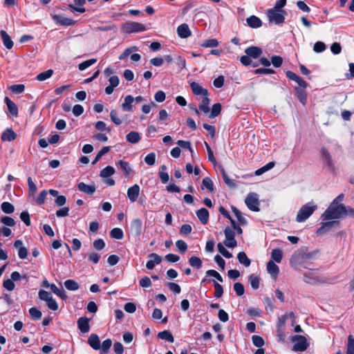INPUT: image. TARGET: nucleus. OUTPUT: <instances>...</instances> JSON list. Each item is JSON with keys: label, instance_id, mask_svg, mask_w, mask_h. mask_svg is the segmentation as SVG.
Instances as JSON below:
<instances>
[{"label": "nucleus", "instance_id": "f257e3e1", "mask_svg": "<svg viewBox=\"0 0 354 354\" xmlns=\"http://www.w3.org/2000/svg\"><path fill=\"white\" fill-rule=\"evenodd\" d=\"M344 198V195L340 194L333 201L322 215L324 220L335 221L342 218L343 216L347 215L348 207L341 203Z\"/></svg>", "mask_w": 354, "mask_h": 354}, {"label": "nucleus", "instance_id": "f03ea898", "mask_svg": "<svg viewBox=\"0 0 354 354\" xmlns=\"http://www.w3.org/2000/svg\"><path fill=\"white\" fill-rule=\"evenodd\" d=\"M317 209V205L313 201L302 205L297 212L296 221L302 223L306 221Z\"/></svg>", "mask_w": 354, "mask_h": 354}, {"label": "nucleus", "instance_id": "7ed1b4c3", "mask_svg": "<svg viewBox=\"0 0 354 354\" xmlns=\"http://www.w3.org/2000/svg\"><path fill=\"white\" fill-rule=\"evenodd\" d=\"M291 340L295 343L292 351L295 352H303L309 346L307 339L304 336L296 335L292 337Z\"/></svg>", "mask_w": 354, "mask_h": 354}, {"label": "nucleus", "instance_id": "20e7f679", "mask_svg": "<svg viewBox=\"0 0 354 354\" xmlns=\"http://www.w3.org/2000/svg\"><path fill=\"white\" fill-rule=\"evenodd\" d=\"M286 12L284 10H277L269 9L267 11V16L269 21L275 24H281L285 20Z\"/></svg>", "mask_w": 354, "mask_h": 354}, {"label": "nucleus", "instance_id": "39448f33", "mask_svg": "<svg viewBox=\"0 0 354 354\" xmlns=\"http://www.w3.org/2000/svg\"><path fill=\"white\" fill-rule=\"evenodd\" d=\"M122 30L124 32L132 33L145 31V27L143 24L140 23L130 21L123 24Z\"/></svg>", "mask_w": 354, "mask_h": 354}, {"label": "nucleus", "instance_id": "423d86ee", "mask_svg": "<svg viewBox=\"0 0 354 354\" xmlns=\"http://www.w3.org/2000/svg\"><path fill=\"white\" fill-rule=\"evenodd\" d=\"M245 203L247 207L253 212H259V202L258 196L256 193L251 192L250 193L245 200Z\"/></svg>", "mask_w": 354, "mask_h": 354}, {"label": "nucleus", "instance_id": "0eeeda50", "mask_svg": "<svg viewBox=\"0 0 354 354\" xmlns=\"http://www.w3.org/2000/svg\"><path fill=\"white\" fill-rule=\"evenodd\" d=\"M224 234L225 236V240L224 241L225 245L230 248L236 247L237 242L235 239L234 230L230 227H226L224 230Z\"/></svg>", "mask_w": 354, "mask_h": 354}, {"label": "nucleus", "instance_id": "6e6552de", "mask_svg": "<svg viewBox=\"0 0 354 354\" xmlns=\"http://www.w3.org/2000/svg\"><path fill=\"white\" fill-rule=\"evenodd\" d=\"M149 259L146 263V268L148 270H153L156 265H158L162 261V257L156 253H151L148 255Z\"/></svg>", "mask_w": 354, "mask_h": 354}, {"label": "nucleus", "instance_id": "1a4fd4ad", "mask_svg": "<svg viewBox=\"0 0 354 354\" xmlns=\"http://www.w3.org/2000/svg\"><path fill=\"white\" fill-rule=\"evenodd\" d=\"M14 247L18 250V256L21 259H25L28 255V250L23 245V242L21 240H17L14 243Z\"/></svg>", "mask_w": 354, "mask_h": 354}, {"label": "nucleus", "instance_id": "9d476101", "mask_svg": "<svg viewBox=\"0 0 354 354\" xmlns=\"http://www.w3.org/2000/svg\"><path fill=\"white\" fill-rule=\"evenodd\" d=\"M134 102V97L128 95L125 96L124 102L121 104V108L124 111L132 112L133 111V103Z\"/></svg>", "mask_w": 354, "mask_h": 354}, {"label": "nucleus", "instance_id": "9b49d317", "mask_svg": "<svg viewBox=\"0 0 354 354\" xmlns=\"http://www.w3.org/2000/svg\"><path fill=\"white\" fill-rule=\"evenodd\" d=\"M85 3L86 0H74V4L69 5L71 11L72 12H84L86 11V9L84 8Z\"/></svg>", "mask_w": 354, "mask_h": 354}, {"label": "nucleus", "instance_id": "f8f14e48", "mask_svg": "<svg viewBox=\"0 0 354 354\" xmlns=\"http://www.w3.org/2000/svg\"><path fill=\"white\" fill-rule=\"evenodd\" d=\"M140 194V187L138 185H134L130 187L127 190V196L131 203H134Z\"/></svg>", "mask_w": 354, "mask_h": 354}, {"label": "nucleus", "instance_id": "ddd939ff", "mask_svg": "<svg viewBox=\"0 0 354 354\" xmlns=\"http://www.w3.org/2000/svg\"><path fill=\"white\" fill-rule=\"evenodd\" d=\"M190 87L192 92L196 95H202V97L208 95V91L195 82L190 84Z\"/></svg>", "mask_w": 354, "mask_h": 354}, {"label": "nucleus", "instance_id": "4468645a", "mask_svg": "<svg viewBox=\"0 0 354 354\" xmlns=\"http://www.w3.org/2000/svg\"><path fill=\"white\" fill-rule=\"evenodd\" d=\"M286 76L291 80L296 82L299 86L301 88H306L308 86V83L304 80L301 77L296 75L295 73L292 71H287Z\"/></svg>", "mask_w": 354, "mask_h": 354}, {"label": "nucleus", "instance_id": "2eb2a0df", "mask_svg": "<svg viewBox=\"0 0 354 354\" xmlns=\"http://www.w3.org/2000/svg\"><path fill=\"white\" fill-rule=\"evenodd\" d=\"M53 19L62 26H71L74 24V21L70 18L65 17L62 15H54L52 16Z\"/></svg>", "mask_w": 354, "mask_h": 354}, {"label": "nucleus", "instance_id": "dca6fc26", "mask_svg": "<svg viewBox=\"0 0 354 354\" xmlns=\"http://www.w3.org/2000/svg\"><path fill=\"white\" fill-rule=\"evenodd\" d=\"M339 223L337 221H329L328 222L323 223L319 228L317 230V235H322L326 232L331 229L335 225H337Z\"/></svg>", "mask_w": 354, "mask_h": 354}, {"label": "nucleus", "instance_id": "f3484780", "mask_svg": "<svg viewBox=\"0 0 354 354\" xmlns=\"http://www.w3.org/2000/svg\"><path fill=\"white\" fill-rule=\"evenodd\" d=\"M245 53L250 57L256 59L262 54V50L257 46H251L245 50Z\"/></svg>", "mask_w": 354, "mask_h": 354}, {"label": "nucleus", "instance_id": "a211bd4d", "mask_svg": "<svg viewBox=\"0 0 354 354\" xmlns=\"http://www.w3.org/2000/svg\"><path fill=\"white\" fill-rule=\"evenodd\" d=\"M0 36L5 47L7 49H11L13 46V41L6 31L1 30L0 31Z\"/></svg>", "mask_w": 354, "mask_h": 354}, {"label": "nucleus", "instance_id": "6ab92c4d", "mask_svg": "<svg viewBox=\"0 0 354 354\" xmlns=\"http://www.w3.org/2000/svg\"><path fill=\"white\" fill-rule=\"evenodd\" d=\"M177 32L180 37L187 38L191 35V31L187 24H183L177 28Z\"/></svg>", "mask_w": 354, "mask_h": 354}, {"label": "nucleus", "instance_id": "aec40b11", "mask_svg": "<svg viewBox=\"0 0 354 354\" xmlns=\"http://www.w3.org/2000/svg\"><path fill=\"white\" fill-rule=\"evenodd\" d=\"M88 322L89 319L86 317H80L77 320L78 328L82 333H86L89 331L90 327Z\"/></svg>", "mask_w": 354, "mask_h": 354}, {"label": "nucleus", "instance_id": "412c9836", "mask_svg": "<svg viewBox=\"0 0 354 354\" xmlns=\"http://www.w3.org/2000/svg\"><path fill=\"white\" fill-rule=\"evenodd\" d=\"M77 187L79 190L87 194H93L96 190L94 185H86L83 182L80 183Z\"/></svg>", "mask_w": 354, "mask_h": 354}, {"label": "nucleus", "instance_id": "4be33fe9", "mask_svg": "<svg viewBox=\"0 0 354 354\" xmlns=\"http://www.w3.org/2000/svg\"><path fill=\"white\" fill-rule=\"evenodd\" d=\"M321 153H322V158L324 163L327 167H328L330 169H333V160H332V158H331L329 152L326 149H322L321 151Z\"/></svg>", "mask_w": 354, "mask_h": 354}, {"label": "nucleus", "instance_id": "5701e85b", "mask_svg": "<svg viewBox=\"0 0 354 354\" xmlns=\"http://www.w3.org/2000/svg\"><path fill=\"white\" fill-rule=\"evenodd\" d=\"M248 25L252 28H258L262 26L261 20L257 16L252 15L246 19Z\"/></svg>", "mask_w": 354, "mask_h": 354}, {"label": "nucleus", "instance_id": "b1692460", "mask_svg": "<svg viewBox=\"0 0 354 354\" xmlns=\"http://www.w3.org/2000/svg\"><path fill=\"white\" fill-rule=\"evenodd\" d=\"M197 217L203 224H207L209 219V212L207 209L203 207L196 211Z\"/></svg>", "mask_w": 354, "mask_h": 354}, {"label": "nucleus", "instance_id": "393cba45", "mask_svg": "<svg viewBox=\"0 0 354 354\" xmlns=\"http://www.w3.org/2000/svg\"><path fill=\"white\" fill-rule=\"evenodd\" d=\"M267 270L273 278H276L279 272L278 266L276 265L272 260L268 262Z\"/></svg>", "mask_w": 354, "mask_h": 354}, {"label": "nucleus", "instance_id": "a878e982", "mask_svg": "<svg viewBox=\"0 0 354 354\" xmlns=\"http://www.w3.org/2000/svg\"><path fill=\"white\" fill-rule=\"evenodd\" d=\"M88 344L95 350L100 348V342L99 337L96 334H91L88 339Z\"/></svg>", "mask_w": 354, "mask_h": 354}, {"label": "nucleus", "instance_id": "bb28decb", "mask_svg": "<svg viewBox=\"0 0 354 354\" xmlns=\"http://www.w3.org/2000/svg\"><path fill=\"white\" fill-rule=\"evenodd\" d=\"M4 101L10 113L13 115H17L18 109L15 104L8 97H5Z\"/></svg>", "mask_w": 354, "mask_h": 354}, {"label": "nucleus", "instance_id": "cd10ccee", "mask_svg": "<svg viewBox=\"0 0 354 354\" xmlns=\"http://www.w3.org/2000/svg\"><path fill=\"white\" fill-rule=\"evenodd\" d=\"M209 99L207 95L202 97L201 103L199 104V109L204 113H207L209 111Z\"/></svg>", "mask_w": 354, "mask_h": 354}, {"label": "nucleus", "instance_id": "c85d7f7f", "mask_svg": "<svg viewBox=\"0 0 354 354\" xmlns=\"http://www.w3.org/2000/svg\"><path fill=\"white\" fill-rule=\"evenodd\" d=\"M16 138L15 133L10 129H7L2 134H1V140L3 141H12L14 140Z\"/></svg>", "mask_w": 354, "mask_h": 354}, {"label": "nucleus", "instance_id": "c756f323", "mask_svg": "<svg viewBox=\"0 0 354 354\" xmlns=\"http://www.w3.org/2000/svg\"><path fill=\"white\" fill-rule=\"evenodd\" d=\"M118 165L122 170L124 175L129 176L131 173L132 170L128 162L121 160L118 161Z\"/></svg>", "mask_w": 354, "mask_h": 354}, {"label": "nucleus", "instance_id": "7c9ffc66", "mask_svg": "<svg viewBox=\"0 0 354 354\" xmlns=\"http://www.w3.org/2000/svg\"><path fill=\"white\" fill-rule=\"evenodd\" d=\"M158 337L161 339L167 340L170 343H173L174 342V338L171 333L169 330H163L158 333Z\"/></svg>", "mask_w": 354, "mask_h": 354}, {"label": "nucleus", "instance_id": "2f4dec72", "mask_svg": "<svg viewBox=\"0 0 354 354\" xmlns=\"http://www.w3.org/2000/svg\"><path fill=\"white\" fill-rule=\"evenodd\" d=\"M127 140L133 144L138 143L140 140V134L136 131H131L127 136Z\"/></svg>", "mask_w": 354, "mask_h": 354}, {"label": "nucleus", "instance_id": "473e14b6", "mask_svg": "<svg viewBox=\"0 0 354 354\" xmlns=\"http://www.w3.org/2000/svg\"><path fill=\"white\" fill-rule=\"evenodd\" d=\"M50 290L53 293L60 297L62 299H66L67 295L64 290L57 288L54 283H51Z\"/></svg>", "mask_w": 354, "mask_h": 354}, {"label": "nucleus", "instance_id": "72a5a7b5", "mask_svg": "<svg viewBox=\"0 0 354 354\" xmlns=\"http://www.w3.org/2000/svg\"><path fill=\"white\" fill-rule=\"evenodd\" d=\"M237 258L240 263L245 267H248L250 265L251 261L244 252H240L237 255Z\"/></svg>", "mask_w": 354, "mask_h": 354}, {"label": "nucleus", "instance_id": "f704fd0d", "mask_svg": "<svg viewBox=\"0 0 354 354\" xmlns=\"http://www.w3.org/2000/svg\"><path fill=\"white\" fill-rule=\"evenodd\" d=\"M305 88H296L297 97L299 100L305 105L307 101V95L306 91H304Z\"/></svg>", "mask_w": 354, "mask_h": 354}, {"label": "nucleus", "instance_id": "c9c22d12", "mask_svg": "<svg viewBox=\"0 0 354 354\" xmlns=\"http://www.w3.org/2000/svg\"><path fill=\"white\" fill-rule=\"evenodd\" d=\"M189 265L195 268L200 269L202 267L201 259L196 256H192L189 259Z\"/></svg>", "mask_w": 354, "mask_h": 354}, {"label": "nucleus", "instance_id": "e433bc0d", "mask_svg": "<svg viewBox=\"0 0 354 354\" xmlns=\"http://www.w3.org/2000/svg\"><path fill=\"white\" fill-rule=\"evenodd\" d=\"M64 286L66 289H68V290H73V291L77 290L80 288L79 284L75 281H74L73 279H68V280L65 281Z\"/></svg>", "mask_w": 354, "mask_h": 354}, {"label": "nucleus", "instance_id": "4c0bfd02", "mask_svg": "<svg viewBox=\"0 0 354 354\" xmlns=\"http://www.w3.org/2000/svg\"><path fill=\"white\" fill-rule=\"evenodd\" d=\"M201 188L203 189H207L209 192H212L214 191V184L212 180L207 177L203 178L202 181Z\"/></svg>", "mask_w": 354, "mask_h": 354}, {"label": "nucleus", "instance_id": "58836bf2", "mask_svg": "<svg viewBox=\"0 0 354 354\" xmlns=\"http://www.w3.org/2000/svg\"><path fill=\"white\" fill-rule=\"evenodd\" d=\"M167 170V167L165 165H162L160 167V171L159 172V176L162 183H167L169 181V174L165 171Z\"/></svg>", "mask_w": 354, "mask_h": 354}, {"label": "nucleus", "instance_id": "ea45409f", "mask_svg": "<svg viewBox=\"0 0 354 354\" xmlns=\"http://www.w3.org/2000/svg\"><path fill=\"white\" fill-rule=\"evenodd\" d=\"M115 173V169L111 166H106L100 171V176L106 178Z\"/></svg>", "mask_w": 354, "mask_h": 354}, {"label": "nucleus", "instance_id": "a19ab883", "mask_svg": "<svg viewBox=\"0 0 354 354\" xmlns=\"http://www.w3.org/2000/svg\"><path fill=\"white\" fill-rule=\"evenodd\" d=\"M110 235L113 239L121 240L124 237L123 231L118 227L113 228L110 232Z\"/></svg>", "mask_w": 354, "mask_h": 354}, {"label": "nucleus", "instance_id": "79ce46f5", "mask_svg": "<svg viewBox=\"0 0 354 354\" xmlns=\"http://www.w3.org/2000/svg\"><path fill=\"white\" fill-rule=\"evenodd\" d=\"M221 111V104L220 103H216L213 104L211 109V113L209 115L210 118H214L218 116Z\"/></svg>", "mask_w": 354, "mask_h": 354}, {"label": "nucleus", "instance_id": "37998d69", "mask_svg": "<svg viewBox=\"0 0 354 354\" xmlns=\"http://www.w3.org/2000/svg\"><path fill=\"white\" fill-rule=\"evenodd\" d=\"M218 44L219 43L216 39H209L203 41L201 46L204 48H214L217 47Z\"/></svg>", "mask_w": 354, "mask_h": 354}, {"label": "nucleus", "instance_id": "c03bdc74", "mask_svg": "<svg viewBox=\"0 0 354 354\" xmlns=\"http://www.w3.org/2000/svg\"><path fill=\"white\" fill-rule=\"evenodd\" d=\"M53 74V71L52 69H48L44 72H42L37 75L36 79L38 81L42 82L48 78H50Z\"/></svg>", "mask_w": 354, "mask_h": 354}, {"label": "nucleus", "instance_id": "a18cd8bd", "mask_svg": "<svg viewBox=\"0 0 354 354\" xmlns=\"http://www.w3.org/2000/svg\"><path fill=\"white\" fill-rule=\"evenodd\" d=\"M282 252L279 249H274L271 252V257L272 261L280 263L282 259Z\"/></svg>", "mask_w": 354, "mask_h": 354}, {"label": "nucleus", "instance_id": "49530a36", "mask_svg": "<svg viewBox=\"0 0 354 354\" xmlns=\"http://www.w3.org/2000/svg\"><path fill=\"white\" fill-rule=\"evenodd\" d=\"M1 210L6 214H11L14 212V206L9 202H3L1 205Z\"/></svg>", "mask_w": 354, "mask_h": 354}, {"label": "nucleus", "instance_id": "de8ad7c7", "mask_svg": "<svg viewBox=\"0 0 354 354\" xmlns=\"http://www.w3.org/2000/svg\"><path fill=\"white\" fill-rule=\"evenodd\" d=\"M274 162H270L267 165H266L265 166H263L261 168L257 169L255 171V174L257 176L261 175L264 172L268 171L270 169H272L274 167Z\"/></svg>", "mask_w": 354, "mask_h": 354}, {"label": "nucleus", "instance_id": "09e8293b", "mask_svg": "<svg viewBox=\"0 0 354 354\" xmlns=\"http://www.w3.org/2000/svg\"><path fill=\"white\" fill-rule=\"evenodd\" d=\"M346 354H354V337L349 335L346 346Z\"/></svg>", "mask_w": 354, "mask_h": 354}, {"label": "nucleus", "instance_id": "8fccbe9b", "mask_svg": "<svg viewBox=\"0 0 354 354\" xmlns=\"http://www.w3.org/2000/svg\"><path fill=\"white\" fill-rule=\"evenodd\" d=\"M96 62H97L96 59H88L85 62L80 63L78 65V68L80 71H84L85 69H86L87 68L91 66V65L94 64Z\"/></svg>", "mask_w": 354, "mask_h": 354}, {"label": "nucleus", "instance_id": "3c124183", "mask_svg": "<svg viewBox=\"0 0 354 354\" xmlns=\"http://www.w3.org/2000/svg\"><path fill=\"white\" fill-rule=\"evenodd\" d=\"M28 192L30 195L32 196H35V193L37 192V188L35 185V183L32 181V179L31 177L28 178Z\"/></svg>", "mask_w": 354, "mask_h": 354}, {"label": "nucleus", "instance_id": "603ef678", "mask_svg": "<svg viewBox=\"0 0 354 354\" xmlns=\"http://www.w3.org/2000/svg\"><path fill=\"white\" fill-rule=\"evenodd\" d=\"M249 281L253 289L257 290L259 288L260 279L257 276H255L254 274L250 275Z\"/></svg>", "mask_w": 354, "mask_h": 354}, {"label": "nucleus", "instance_id": "864d4df0", "mask_svg": "<svg viewBox=\"0 0 354 354\" xmlns=\"http://www.w3.org/2000/svg\"><path fill=\"white\" fill-rule=\"evenodd\" d=\"M232 212L234 214V215L236 216V218L238 219V221H239V223H241V224H245L246 223V220L245 218H244L243 214L241 212H240L237 208H236L235 207H232Z\"/></svg>", "mask_w": 354, "mask_h": 354}, {"label": "nucleus", "instance_id": "5fc2aeb1", "mask_svg": "<svg viewBox=\"0 0 354 354\" xmlns=\"http://www.w3.org/2000/svg\"><path fill=\"white\" fill-rule=\"evenodd\" d=\"M221 174L223 176V178L227 185L229 187H233L235 186L234 180L232 179H230L228 176L227 175L225 169L223 168L221 169Z\"/></svg>", "mask_w": 354, "mask_h": 354}, {"label": "nucleus", "instance_id": "6e6d98bb", "mask_svg": "<svg viewBox=\"0 0 354 354\" xmlns=\"http://www.w3.org/2000/svg\"><path fill=\"white\" fill-rule=\"evenodd\" d=\"M29 313L34 319H39L41 317V311L35 307L30 308L29 309Z\"/></svg>", "mask_w": 354, "mask_h": 354}, {"label": "nucleus", "instance_id": "4d7b16f0", "mask_svg": "<svg viewBox=\"0 0 354 354\" xmlns=\"http://www.w3.org/2000/svg\"><path fill=\"white\" fill-rule=\"evenodd\" d=\"M109 150H110L109 147H103L101 149V150L96 155V156L93 162V164H95L97 161H99V160L102 158V156H104V154H106V153H108L109 151Z\"/></svg>", "mask_w": 354, "mask_h": 354}, {"label": "nucleus", "instance_id": "13d9d810", "mask_svg": "<svg viewBox=\"0 0 354 354\" xmlns=\"http://www.w3.org/2000/svg\"><path fill=\"white\" fill-rule=\"evenodd\" d=\"M252 340L253 344L257 347L260 348L264 345V340L261 336L253 335L252 337Z\"/></svg>", "mask_w": 354, "mask_h": 354}, {"label": "nucleus", "instance_id": "bf43d9fd", "mask_svg": "<svg viewBox=\"0 0 354 354\" xmlns=\"http://www.w3.org/2000/svg\"><path fill=\"white\" fill-rule=\"evenodd\" d=\"M39 298L41 299V300H44L46 302H47L48 301H49L50 299L53 298L51 294L46 290H40L39 291Z\"/></svg>", "mask_w": 354, "mask_h": 354}, {"label": "nucleus", "instance_id": "052dcab7", "mask_svg": "<svg viewBox=\"0 0 354 354\" xmlns=\"http://www.w3.org/2000/svg\"><path fill=\"white\" fill-rule=\"evenodd\" d=\"M213 284L215 288L214 297L216 298L221 297L223 293V287L215 281H213Z\"/></svg>", "mask_w": 354, "mask_h": 354}, {"label": "nucleus", "instance_id": "680f3d73", "mask_svg": "<svg viewBox=\"0 0 354 354\" xmlns=\"http://www.w3.org/2000/svg\"><path fill=\"white\" fill-rule=\"evenodd\" d=\"M131 227L134 229L138 234L140 233L142 228V221L139 218H135L131 222Z\"/></svg>", "mask_w": 354, "mask_h": 354}, {"label": "nucleus", "instance_id": "e2e57ef3", "mask_svg": "<svg viewBox=\"0 0 354 354\" xmlns=\"http://www.w3.org/2000/svg\"><path fill=\"white\" fill-rule=\"evenodd\" d=\"M217 247L219 252L225 258L230 259L232 257V254L229 251H227L221 243H218Z\"/></svg>", "mask_w": 354, "mask_h": 354}, {"label": "nucleus", "instance_id": "0e129e2a", "mask_svg": "<svg viewBox=\"0 0 354 354\" xmlns=\"http://www.w3.org/2000/svg\"><path fill=\"white\" fill-rule=\"evenodd\" d=\"M326 45L322 41H317L313 47V50L315 53H322L326 50Z\"/></svg>", "mask_w": 354, "mask_h": 354}, {"label": "nucleus", "instance_id": "69168bd1", "mask_svg": "<svg viewBox=\"0 0 354 354\" xmlns=\"http://www.w3.org/2000/svg\"><path fill=\"white\" fill-rule=\"evenodd\" d=\"M1 222L5 225L10 227L14 226L15 225V220L12 218L6 216L1 218Z\"/></svg>", "mask_w": 354, "mask_h": 354}, {"label": "nucleus", "instance_id": "338daca9", "mask_svg": "<svg viewBox=\"0 0 354 354\" xmlns=\"http://www.w3.org/2000/svg\"><path fill=\"white\" fill-rule=\"evenodd\" d=\"M24 84H14L10 87V90L15 93H21L24 91Z\"/></svg>", "mask_w": 354, "mask_h": 354}, {"label": "nucleus", "instance_id": "774afa93", "mask_svg": "<svg viewBox=\"0 0 354 354\" xmlns=\"http://www.w3.org/2000/svg\"><path fill=\"white\" fill-rule=\"evenodd\" d=\"M167 286L176 294H179L181 291L180 286L176 283L167 282Z\"/></svg>", "mask_w": 354, "mask_h": 354}]
</instances>
